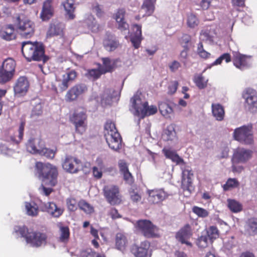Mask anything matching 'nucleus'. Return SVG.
<instances>
[{"mask_svg":"<svg viewBox=\"0 0 257 257\" xmlns=\"http://www.w3.org/2000/svg\"><path fill=\"white\" fill-rule=\"evenodd\" d=\"M22 52L28 62L35 61L45 62L48 60V57L45 54V46L41 42H23L22 43Z\"/></svg>","mask_w":257,"mask_h":257,"instance_id":"obj_1","label":"nucleus"},{"mask_svg":"<svg viewBox=\"0 0 257 257\" xmlns=\"http://www.w3.org/2000/svg\"><path fill=\"white\" fill-rule=\"evenodd\" d=\"M35 167L40 179L45 186L51 187L56 186L59 172L56 166L49 163L38 162Z\"/></svg>","mask_w":257,"mask_h":257,"instance_id":"obj_2","label":"nucleus"},{"mask_svg":"<svg viewBox=\"0 0 257 257\" xmlns=\"http://www.w3.org/2000/svg\"><path fill=\"white\" fill-rule=\"evenodd\" d=\"M16 231L32 247L37 248L47 243L48 236L45 232L30 229L26 226L19 227Z\"/></svg>","mask_w":257,"mask_h":257,"instance_id":"obj_3","label":"nucleus"},{"mask_svg":"<svg viewBox=\"0 0 257 257\" xmlns=\"http://www.w3.org/2000/svg\"><path fill=\"white\" fill-rule=\"evenodd\" d=\"M14 25L21 36L25 38L32 37L35 31V23L24 15H18L14 21Z\"/></svg>","mask_w":257,"mask_h":257,"instance_id":"obj_4","label":"nucleus"},{"mask_svg":"<svg viewBox=\"0 0 257 257\" xmlns=\"http://www.w3.org/2000/svg\"><path fill=\"white\" fill-rule=\"evenodd\" d=\"M87 116L86 111L83 108L75 109L70 116V121L74 125L76 133L83 134L86 130Z\"/></svg>","mask_w":257,"mask_h":257,"instance_id":"obj_5","label":"nucleus"},{"mask_svg":"<svg viewBox=\"0 0 257 257\" xmlns=\"http://www.w3.org/2000/svg\"><path fill=\"white\" fill-rule=\"evenodd\" d=\"M234 140L241 144L251 145L253 143V134L252 125H243L236 128L233 132Z\"/></svg>","mask_w":257,"mask_h":257,"instance_id":"obj_6","label":"nucleus"},{"mask_svg":"<svg viewBox=\"0 0 257 257\" xmlns=\"http://www.w3.org/2000/svg\"><path fill=\"white\" fill-rule=\"evenodd\" d=\"M16 63L14 59L8 58L5 59L0 69V78L3 83H6L10 81L13 77Z\"/></svg>","mask_w":257,"mask_h":257,"instance_id":"obj_7","label":"nucleus"},{"mask_svg":"<svg viewBox=\"0 0 257 257\" xmlns=\"http://www.w3.org/2000/svg\"><path fill=\"white\" fill-rule=\"evenodd\" d=\"M137 230L147 238H153L158 236V227L149 220H140L137 222Z\"/></svg>","mask_w":257,"mask_h":257,"instance_id":"obj_8","label":"nucleus"},{"mask_svg":"<svg viewBox=\"0 0 257 257\" xmlns=\"http://www.w3.org/2000/svg\"><path fill=\"white\" fill-rule=\"evenodd\" d=\"M104 195L107 202L112 205L122 202V196L119 187L115 185L106 186L103 188Z\"/></svg>","mask_w":257,"mask_h":257,"instance_id":"obj_9","label":"nucleus"},{"mask_svg":"<svg viewBox=\"0 0 257 257\" xmlns=\"http://www.w3.org/2000/svg\"><path fill=\"white\" fill-rule=\"evenodd\" d=\"M62 168L67 172L74 174L81 170L82 163L77 158L66 155L62 163Z\"/></svg>","mask_w":257,"mask_h":257,"instance_id":"obj_10","label":"nucleus"},{"mask_svg":"<svg viewBox=\"0 0 257 257\" xmlns=\"http://www.w3.org/2000/svg\"><path fill=\"white\" fill-rule=\"evenodd\" d=\"M148 195V201L151 204H158L167 199L170 194L163 188L148 189L146 191Z\"/></svg>","mask_w":257,"mask_h":257,"instance_id":"obj_11","label":"nucleus"},{"mask_svg":"<svg viewBox=\"0 0 257 257\" xmlns=\"http://www.w3.org/2000/svg\"><path fill=\"white\" fill-rule=\"evenodd\" d=\"M242 97L245 99V106L251 112L257 109V93L253 89L246 88L242 92Z\"/></svg>","mask_w":257,"mask_h":257,"instance_id":"obj_12","label":"nucleus"},{"mask_svg":"<svg viewBox=\"0 0 257 257\" xmlns=\"http://www.w3.org/2000/svg\"><path fill=\"white\" fill-rule=\"evenodd\" d=\"M102 65L97 63V79L101 74L112 72L116 68L119 61L118 59L111 60L108 57L102 58Z\"/></svg>","mask_w":257,"mask_h":257,"instance_id":"obj_13","label":"nucleus"},{"mask_svg":"<svg viewBox=\"0 0 257 257\" xmlns=\"http://www.w3.org/2000/svg\"><path fill=\"white\" fill-rule=\"evenodd\" d=\"M232 61L236 68L243 70L249 67L250 57L241 54L238 51H232Z\"/></svg>","mask_w":257,"mask_h":257,"instance_id":"obj_14","label":"nucleus"},{"mask_svg":"<svg viewBox=\"0 0 257 257\" xmlns=\"http://www.w3.org/2000/svg\"><path fill=\"white\" fill-rule=\"evenodd\" d=\"M87 88L84 84H78L72 87L66 93L65 99L66 102L76 100L78 96L84 93Z\"/></svg>","mask_w":257,"mask_h":257,"instance_id":"obj_15","label":"nucleus"},{"mask_svg":"<svg viewBox=\"0 0 257 257\" xmlns=\"http://www.w3.org/2000/svg\"><path fill=\"white\" fill-rule=\"evenodd\" d=\"M141 94H136L131 99L132 106L135 110L134 114L141 116L143 110L146 107L148 102L143 98Z\"/></svg>","mask_w":257,"mask_h":257,"instance_id":"obj_16","label":"nucleus"},{"mask_svg":"<svg viewBox=\"0 0 257 257\" xmlns=\"http://www.w3.org/2000/svg\"><path fill=\"white\" fill-rule=\"evenodd\" d=\"M193 173L189 167L184 168L182 171L181 188L183 191L191 192L192 188Z\"/></svg>","mask_w":257,"mask_h":257,"instance_id":"obj_17","label":"nucleus"},{"mask_svg":"<svg viewBox=\"0 0 257 257\" xmlns=\"http://www.w3.org/2000/svg\"><path fill=\"white\" fill-rule=\"evenodd\" d=\"M29 87V83L25 76H21L17 80L14 86L15 94L18 96L25 95Z\"/></svg>","mask_w":257,"mask_h":257,"instance_id":"obj_18","label":"nucleus"},{"mask_svg":"<svg viewBox=\"0 0 257 257\" xmlns=\"http://www.w3.org/2000/svg\"><path fill=\"white\" fill-rule=\"evenodd\" d=\"M45 146V142L40 138H31L26 144L27 150L33 154H39Z\"/></svg>","mask_w":257,"mask_h":257,"instance_id":"obj_19","label":"nucleus"},{"mask_svg":"<svg viewBox=\"0 0 257 257\" xmlns=\"http://www.w3.org/2000/svg\"><path fill=\"white\" fill-rule=\"evenodd\" d=\"M149 248V242L145 241L142 242L139 246L134 245L132 251L135 257H151Z\"/></svg>","mask_w":257,"mask_h":257,"instance_id":"obj_20","label":"nucleus"},{"mask_svg":"<svg viewBox=\"0 0 257 257\" xmlns=\"http://www.w3.org/2000/svg\"><path fill=\"white\" fill-rule=\"evenodd\" d=\"M103 45L104 48L109 52L116 50L120 45L116 37L109 33H107L103 40Z\"/></svg>","mask_w":257,"mask_h":257,"instance_id":"obj_21","label":"nucleus"},{"mask_svg":"<svg viewBox=\"0 0 257 257\" xmlns=\"http://www.w3.org/2000/svg\"><path fill=\"white\" fill-rule=\"evenodd\" d=\"M191 228L189 224H186L176 234L177 239L182 244H186L187 245L192 246L191 242L187 240L192 235Z\"/></svg>","mask_w":257,"mask_h":257,"instance_id":"obj_22","label":"nucleus"},{"mask_svg":"<svg viewBox=\"0 0 257 257\" xmlns=\"http://www.w3.org/2000/svg\"><path fill=\"white\" fill-rule=\"evenodd\" d=\"M252 152L243 148H237L234 152L233 161L235 163H244L251 157Z\"/></svg>","mask_w":257,"mask_h":257,"instance_id":"obj_23","label":"nucleus"},{"mask_svg":"<svg viewBox=\"0 0 257 257\" xmlns=\"http://www.w3.org/2000/svg\"><path fill=\"white\" fill-rule=\"evenodd\" d=\"M105 140L111 149L118 151L121 148L122 138L119 133L106 136Z\"/></svg>","mask_w":257,"mask_h":257,"instance_id":"obj_24","label":"nucleus"},{"mask_svg":"<svg viewBox=\"0 0 257 257\" xmlns=\"http://www.w3.org/2000/svg\"><path fill=\"white\" fill-rule=\"evenodd\" d=\"M53 0H46L44 2L40 13V18L43 21L49 20L54 15V8L52 6Z\"/></svg>","mask_w":257,"mask_h":257,"instance_id":"obj_25","label":"nucleus"},{"mask_svg":"<svg viewBox=\"0 0 257 257\" xmlns=\"http://www.w3.org/2000/svg\"><path fill=\"white\" fill-rule=\"evenodd\" d=\"M134 30L135 31L131 36V41L135 49L140 47L141 41L143 39L142 35V27L141 25L135 24L133 25Z\"/></svg>","mask_w":257,"mask_h":257,"instance_id":"obj_26","label":"nucleus"},{"mask_svg":"<svg viewBox=\"0 0 257 257\" xmlns=\"http://www.w3.org/2000/svg\"><path fill=\"white\" fill-rule=\"evenodd\" d=\"M116 92L114 89L109 88L105 89L103 93L101 94L100 96V102L101 105L103 106L111 105L113 98L116 96L114 94Z\"/></svg>","mask_w":257,"mask_h":257,"instance_id":"obj_27","label":"nucleus"},{"mask_svg":"<svg viewBox=\"0 0 257 257\" xmlns=\"http://www.w3.org/2000/svg\"><path fill=\"white\" fill-rule=\"evenodd\" d=\"M1 38L6 41H11L16 38L14 27L12 24L7 25L3 27L0 32Z\"/></svg>","mask_w":257,"mask_h":257,"instance_id":"obj_28","label":"nucleus"},{"mask_svg":"<svg viewBox=\"0 0 257 257\" xmlns=\"http://www.w3.org/2000/svg\"><path fill=\"white\" fill-rule=\"evenodd\" d=\"M212 115L217 121H222L225 116L224 107L219 103H213L211 105Z\"/></svg>","mask_w":257,"mask_h":257,"instance_id":"obj_29","label":"nucleus"},{"mask_svg":"<svg viewBox=\"0 0 257 257\" xmlns=\"http://www.w3.org/2000/svg\"><path fill=\"white\" fill-rule=\"evenodd\" d=\"M46 211L52 217L55 218L59 217L64 212V209L58 207L57 205L53 202H48L45 205Z\"/></svg>","mask_w":257,"mask_h":257,"instance_id":"obj_30","label":"nucleus"},{"mask_svg":"<svg viewBox=\"0 0 257 257\" xmlns=\"http://www.w3.org/2000/svg\"><path fill=\"white\" fill-rule=\"evenodd\" d=\"M76 77L77 72L74 70L69 71L66 73V75H63L62 83L60 85L61 91L66 90L69 86V82L73 81Z\"/></svg>","mask_w":257,"mask_h":257,"instance_id":"obj_31","label":"nucleus"},{"mask_svg":"<svg viewBox=\"0 0 257 257\" xmlns=\"http://www.w3.org/2000/svg\"><path fill=\"white\" fill-rule=\"evenodd\" d=\"M62 5L66 12V16L69 20H73L75 18L74 14L75 7L74 0H66L63 3Z\"/></svg>","mask_w":257,"mask_h":257,"instance_id":"obj_32","label":"nucleus"},{"mask_svg":"<svg viewBox=\"0 0 257 257\" xmlns=\"http://www.w3.org/2000/svg\"><path fill=\"white\" fill-rule=\"evenodd\" d=\"M125 11L123 9L118 10L115 14V19L118 23V28L121 31L128 29V25L124 21Z\"/></svg>","mask_w":257,"mask_h":257,"instance_id":"obj_33","label":"nucleus"},{"mask_svg":"<svg viewBox=\"0 0 257 257\" xmlns=\"http://www.w3.org/2000/svg\"><path fill=\"white\" fill-rule=\"evenodd\" d=\"M162 151L166 158L171 160L177 164L184 163L183 159L179 157L175 151L165 148L163 149Z\"/></svg>","mask_w":257,"mask_h":257,"instance_id":"obj_34","label":"nucleus"},{"mask_svg":"<svg viewBox=\"0 0 257 257\" xmlns=\"http://www.w3.org/2000/svg\"><path fill=\"white\" fill-rule=\"evenodd\" d=\"M159 109L161 114L166 118H170L173 114L172 107L167 102H161L159 104Z\"/></svg>","mask_w":257,"mask_h":257,"instance_id":"obj_35","label":"nucleus"},{"mask_svg":"<svg viewBox=\"0 0 257 257\" xmlns=\"http://www.w3.org/2000/svg\"><path fill=\"white\" fill-rule=\"evenodd\" d=\"M141 9L145 11L143 17L151 16L155 10V4L150 0H145L141 6Z\"/></svg>","mask_w":257,"mask_h":257,"instance_id":"obj_36","label":"nucleus"},{"mask_svg":"<svg viewBox=\"0 0 257 257\" xmlns=\"http://www.w3.org/2000/svg\"><path fill=\"white\" fill-rule=\"evenodd\" d=\"M176 133L173 124H170L164 130L163 138L166 141H172L176 137Z\"/></svg>","mask_w":257,"mask_h":257,"instance_id":"obj_37","label":"nucleus"},{"mask_svg":"<svg viewBox=\"0 0 257 257\" xmlns=\"http://www.w3.org/2000/svg\"><path fill=\"white\" fill-rule=\"evenodd\" d=\"M127 243V239L125 235L122 233H117L115 236V246L119 250L123 249Z\"/></svg>","mask_w":257,"mask_h":257,"instance_id":"obj_38","label":"nucleus"},{"mask_svg":"<svg viewBox=\"0 0 257 257\" xmlns=\"http://www.w3.org/2000/svg\"><path fill=\"white\" fill-rule=\"evenodd\" d=\"M199 20L195 14L193 13L187 14L186 24L189 28L194 29L199 25Z\"/></svg>","mask_w":257,"mask_h":257,"instance_id":"obj_39","label":"nucleus"},{"mask_svg":"<svg viewBox=\"0 0 257 257\" xmlns=\"http://www.w3.org/2000/svg\"><path fill=\"white\" fill-rule=\"evenodd\" d=\"M32 104L33 108L31 112V117H35L41 115L43 113V107L41 101L40 100H34Z\"/></svg>","mask_w":257,"mask_h":257,"instance_id":"obj_40","label":"nucleus"},{"mask_svg":"<svg viewBox=\"0 0 257 257\" xmlns=\"http://www.w3.org/2000/svg\"><path fill=\"white\" fill-rule=\"evenodd\" d=\"M193 81L200 89H204L207 86L208 80H205L202 74L195 75Z\"/></svg>","mask_w":257,"mask_h":257,"instance_id":"obj_41","label":"nucleus"},{"mask_svg":"<svg viewBox=\"0 0 257 257\" xmlns=\"http://www.w3.org/2000/svg\"><path fill=\"white\" fill-rule=\"evenodd\" d=\"M227 206L232 212L234 213L240 212L242 209V205L234 199H227Z\"/></svg>","mask_w":257,"mask_h":257,"instance_id":"obj_42","label":"nucleus"},{"mask_svg":"<svg viewBox=\"0 0 257 257\" xmlns=\"http://www.w3.org/2000/svg\"><path fill=\"white\" fill-rule=\"evenodd\" d=\"M63 32L62 28L58 25H51L47 32V37H52L60 35Z\"/></svg>","mask_w":257,"mask_h":257,"instance_id":"obj_43","label":"nucleus"},{"mask_svg":"<svg viewBox=\"0 0 257 257\" xmlns=\"http://www.w3.org/2000/svg\"><path fill=\"white\" fill-rule=\"evenodd\" d=\"M104 127L105 130L106 132L105 134V137H106V136H110L111 135H114V134L118 133L116 128L115 123L111 120H107L105 123Z\"/></svg>","mask_w":257,"mask_h":257,"instance_id":"obj_44","label":"nucleus"},{"mask_svg":"<svg viewBox=\"0 0 257 257\" xmlns=\"http://www.w3.org/2000/svg\"><path fill=\"white\" fill-rule=\"evenodd\" d=\"M239 185V183L235 178H229L226 183L222 186L224 191H228L233 188H236Z\"/></svg>","mask_w":257,"mask_h":257,"instance_id":"obj_45","label":"nucleus"},{"mask_svg":"<svg viewBox=\"0 0 257 257\" xmlns=\"http://www.w3.org/2000/svg\"><path fill=\"white\" fill-rule=\"evenodd\" d=\"M180 44L186 50H189L191 46V37L189 35L184 34L180 39Z\"/></svg>","mask_w":257,"mask_h":257,"instance_id":"obj_46","label":"nucleus"},{"mask_svg":"<svg viewBox=\"0 0 257 257\" xmlns=\"http://www.w3.org/2000/svg\"><path fill=\"white\" fill-rule=\"evenodd\" d=\"M128 193L130 199L133 203H137L141 201L142 195L137 189L131 188Z\"/></svg>","mask_w":257,"mask_h":257,"instance_id":"obj_47","label":"nucleus"},{"mask_svg":"<svg viewBox=\"0 0 257 257\" xmlns=\"http://www.w3.org/2000/svg\"><path fill=\"white\" fill-rule=\"evenodd\" d=\"M157 112V107L155 105L149 106L148 102L147 105L142 113L141 118H144L146 116H150L155 114Z\"/></svg>","mask_w":257,"mask_h":257,"instance_id":"obj_48","label":"nucleus"},{"mask_svg":"<svg viewBox=\"0 0 257 257\" xmlns=\"http://www.w3.org/2000/svg\"><path fill=\"white\" fill-rule=\"evenodd\" d=\"M223 60H224L227 63L230 62L232 61L230 54L228 53H223L212 64V65H220Z\"/></svg>","mask_w":257,"mask_h":257,"instance_id":"obj_49","label":"nucleus"},{"mask_svg":"<svg viewBox=\"0 0 257 257\" xmlns=\"http://www.w3.org/2000/svg\"><path fill=\"white\" fill-rule=\"evenodd\" d=\"M78 205L80 209L87 214H90L93 211V208L84 200H80L78 202Z\"/></svg>","mask_w":257,"mask_h":257,"instance_id":"obj_50","label":"nucleus"},{"mask_svg":"<svg viewBox=\"0 0 257 257\" xmlns=\"http://www.w3.org/2000/svg\"><path fill=\"white\" fill-rule=\"evenodd\" d=\"M25 206L27 213L29 215L36 216L38 214V208L36 204L32 205L30 203L26 202Z\"/></svg>","mask_w":257,"mask_h":257,"instance_id":"obj_51","label":"nucleus"},{"mask_svg":"<svg viewBox=\"0 0 257 257\" xmlns=\"http://www.w3.org/2000/svg\"><path fill=\"white\" fill-rule=\"evenodd\" d=\"M61 234L60 240L62 242L67 241L69 238L70 231L68 226H61L60 228Z\"/></svg>","mask_w":257,"mask_h":257,"instance_id":"obj_52","label":"nucleus"},{"mask_svg":"<svg viewBox=\"0 0 257 257\" xmlns=\"http://www.w3.org/2000/svg\"><path fill=\"white\" fill-rule=\"evenodd\" d=\"M192 211L199 217L205 218L209 215V212L207 210L198 206H194Z\"/></svg>","mask_w":257,"mask_h":257,"instance_id":"obj_53","label":"nucleus"},{"mask_svg":"<svg viewBox=\"0 0 257 257\" xmlns=\"http://www.w3.org/2000/svg\"><path fill=\"white\" fill-rule=\"evenodd\" d=\"M42 152H40L39 153L40 155L45 156L47 158L52 159L55 157L56 150L54 151L53 150L47 148L45 147L42 149Z\"/></svg>","mask_w":257,"mask_h":257,"instance_id":"obj_54","label":"nucleus"},{"mask_svg":"<svg viewBox=\"0 0 257 257\" xmlns=\"http://www.w3.org/2000/svg\"><path fill=\"white\" fill-rule=\"evenodd\" d=\"M210 239H214L218 237L219 231L215 226H211L207 231V236Z\"/></svg>","mask_w":257,"mask_h":257,"instance_id":"obj_55","label":"nucleus"},{"mask_svg":"<svg viewBox=\"0 0 257 257\" xmlns=\"http://www.w3.org/2000/svg\"><path fill=\"white\" fill-rule=\"evenodd\" d=\"M198 55L202 58L206 59L209 58L210 54L208 52L206 51L203 49V45L202 43L200 42L198 44V48L197 51Z\"/></svg>","mask_w":257,"mask_h":257,"instance_id":"obj_56","label":"nucleus"},{"mask_svg":"<svg viewBox=\"0 0 257 257\" xmlns=\"http://www.w3.org/2000/svg\"><path fill=\"white\" fill-rule=\"evenodd\" d=\"M66 204L68 209L72 212L76 211L78 206L76 200L72 198L67 199Z\"/></svg>","mask_w":257,"mask_h":257,"instance_id":"obj_57","label":"nucleus"},{"mask_svg":"<svg viewBox=\"0 0 257 257\" xmlns=\"http://www.w3.org/2000/svg\"><path fill=\"white\" fill-rule=\"evenodd\" d=\"M248 230L249 235H254L257 233V220L252 219L249 221Z\"/></svg>","mask_w":257,"mask_h":257,"instance_id":"obj_58","label":"nucleus"},{"mask_svg":"<svg viewBox=\"0 0 257 257\" xmlns=\"http://www.w3.org/2000/svg\"><path fill=\"white\" fill-rule=\"evenodd\" d=\"M178 85L179 83L177 81H171L168 86V93L170 95L174 94L178 89Z\"/></svg>","mask_w":257,"mask_h":257,"instance_id":"obj_59","label":"nucleus"},{"mask_svg":"<svg viewBox=\"0 0 257 257\" xmlns=\"http://www.w3.org/2000/svg\"><path fill=\"white\" fill-rule=\"evenodd\" d=\"M208 236H201L197 240V244L201 248H205L208 245Z\"/></svg>","mask_w":257,"mask_h":257,"instance_id":"obj_60","label":"nucleus"},{"mask_svg":"<svg viewBox=\"0 0 257 257\" xmlns=\"http://www.w3.org/2000/svg\"><path fill=\"white\" fill-rule=\"evenodd\" d=\"M85 76L89 80L94 81L96 79V69H89L86 70Z\"/></svg>","mask_w":257,"mask_h":257,"instance_id":"obj_61","label":"nucleus"},{"mask_svg":"<svg viewBox=\"0 0 257 257\" xmlns=\"http://www.w3.org/2000/svg\"><path fill=\"white\" fill-rule=\"evenodd\" d=\"M168 66L172 72H175L177 71L180 67H181V65L179 62L174 60L170 63Z\"/></svg>","mask_w":257,"mask_h":257,"instance_id":"obj_62","label":"nucleus"},{"mask_svg":"<svg viewBox=\"0 0 257 257\" xmlns=\"http://www.w3.org/2000/svg\"><path fill=\"white\" fill-rule=\"evenodd\" d=\"M81 257H96L95 252L92 251L91 248H87L82 250L80 252Z\"/></svg>","mask_w":257,"mask_h":257,"instance_id":"obj_63","label":"nucleus"},{"mask_svg":"<svg viewBox=\"0 0 257 257\" xmlns=\"http://www.w3.org/2000/svg\"><path fill=\"white\" fill-rule=\"evenodd\" d=\"M122 174L123 176V179L126 182L130 183H133V177L128 170L123 173Z\"/></svg>","mask_w":257,"mask_h":257,"instance_id":"obj_64","label":"nucleus"}]
</instances>
